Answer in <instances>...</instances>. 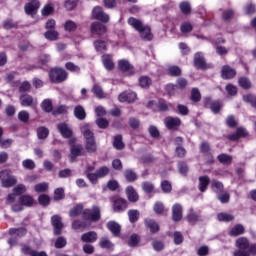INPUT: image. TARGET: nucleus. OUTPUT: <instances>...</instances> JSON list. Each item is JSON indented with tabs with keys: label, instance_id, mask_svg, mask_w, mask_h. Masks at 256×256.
Listing matches in <instances>:
<instances>
[{
	"label": "nucleus",
	"instance_id": "obj_1",
	"mask_svg": "<svg viewBox=\"0 0 256 256\" xmlns=\"http://www.w3.org/2000/svg\"><path fill=\"white\" fill-rule=\"evenodd\" d=\"M237 250L233 252V256H251L256 255V244H249V240L240 237L236 240Z\"/></svg>",
	"mask_w": 256,
	"mask_h": 256
},
{
	"label": "nucleus",
	"instance_id": "obj_2",
	"mask_svg": "<svg viewBox=\"0 0 256 256\" xmlns=\"http://www.w3.org/2000/svg\"><path fill=\"white\" fill-rule=\"evenodd\" d=\"M128 24H130V26L133 27V29L138 31L141 39H143L144 41H152L153 34L151 33V27L144 25L143 21L135 17H130L128 19Z\"/></svg>",
	"mask_w": 256,
	"mask_h": 256
},
{
	"label": "nucleus",
	"instance_id": "obj_3",
	"mask_svg": "<svg viewBox=\"0 0 256 256\" xmlns=\"http://www.w3.org/2000/svg\"><path fill=\"white\" fill-rule=\"evenodd\" d=\"M1 187L9 189L17 185V178L11 174V170H2L0 172Z\"/></svg>",
	"mask_w": 256,
	"mask_h": 256
},
{
	"label": "nucleus",
	"instance_id": "obj_4",
	"mask_svg": "<svg viewBox=\"0 0 256 256\" xmlns=\"http://www.w3.org/2000/svg\"><path fill=\"white\" fill-rule=\"evenodd\" d=\"M68 143L71 146L70 162L75 163L77 157H83L85 155V149H83V145L81 144L75 145V139H70Z\"/></svg>",
	"mask_w": 256,
	"mask_h": 256
},
{
	"label": "nucleus",
	"instance_id": "obj_5",
	"mask_svg": "<svg viewBox=\"0 0 256 256\" xmlns=\"http://www.w3.org/2000/svg\"><path fill=\"white\" fill-rule=\"evenodd\" d=\"M50 79L52 83H63V81H67V71L63 68H54L49 73Z\"/></svg>",
	"mask_w": 256,
	"mask_h": 256
},
{
	"label": "nucleus",
	"instance_id": "obj_6",
	"mask_svg": "<svg viewBox=\"0 0 256 256\" xmlns=\"http://www.w3.org/2000/svg\"><path fill=\"white\" fill-rule=\"evenodd\" d=\"M82 215L84 219L97 222L101 219V208L99 206H93L92 209H85Z\"/></svg>",
	"mask_w": 256,
	"mask_h": 256
},
{
	"label": "nucleus",
	"instance_id": "obj_7",
	"mask_svg": "<svg viewBox=\"0 0 256 256\" xmlns=\"http://www.w3.org/2000/svg\"><path fill=\"white\" fill-rule=\"evenodd\" d=\"M57 129L64 139H71L73 137V130L69 124L60 122L57 124Z\"/></svg>",
	"mask_w": 256,
	"mask_h": 256
},
{
	"label": "nucleus",
	"instance_id": "obj_8",
	"mask_svg": "<svg viewBox=\"0 0 256 256\" xmlns=\"http://www.w3.org/2000/svg\"><path fill=\"white\" fill-rule=\"evenodd\" d=\"M29 3H26L24 6V10L26 15H35L39 7H41V3L39 0H29Z\"/></svg>",
	"mask_w": 256,
	"mask_h": 256
},
{
	"label": "nucleus",
	"instance_id": "obj_9",
	"mask_svg": "<svg viewBox=\"0 0 256 256\" xmlns=\"http://www.w3.org/2000/svg\"><path fill=\"white\" fill-rule=\"evenodd\" d=\"M92 15L94 19H97L98 21H101L102 23H108L109 16L107 13L103 12V8L96 6L93 11Z\"/></svg>",
	"mask_w": 256,
	"mask_h": 256
},
{
	"label": "nucleus",
	"instance_id": "obj_10",
	"mask_svg": "<svg viewBox=\"0 0 256 256\" xmlns=\"http://www.w3.org/2000/svg\"><path fill=\"white\" fill-rule=\"evenodd\" d=\"M185 87H187V79H185V78H178L176 85L175 84H168L166 86V91L170 95H173V91H175V89H185Z\"/></svg>",
	"mask_w": 256,
	"mask_h": 256
},
{
	"label": "nucleus",
	"instance_id": "obj_11",
	"mask_svg": "<svg viewBox=\"0 0 256 256\" xmlns=\"http://www.w3.org/2000/svg\"><path fill=\"white\" fill-rule=\"evenodd\" d=\"M118 99L120 103H133L137 100V94L135 92L125 91L118 96Z\"/></svg>",
	"mask_w": 256,
	"mask_h": 256
},
{
	"label": "nucleus",
	"instance_id": "obj_12",
	"mask_svg": "<svg viewBox=\"0 0 256 256\" xmlns=\"http://www.w3.org/2000/svg\"><path fill=\"white\" fill-rule=\"evenodd\" d=\"M51 223L54 227V235H61V231H63V222L61 220V216L54 215L51 217Z\"/></svg>",
	"mask_w": 256,
	"mask_h": 256
},
{
	"label": "nucleus",
	"instance_id": "obj_13",
	"mask_svg": "<svg viewBox=\"0 0 256 256\" xmlns=\"http://www.w3.org/2000/svg\"><path fill=\"white\" fill-rule=\"evenodd\" d=\"M20 103L22 107H37V100L33 99V96L29 94H23L20 96Z\"/></svg>",
	"mask_w": 256,
	"mask_h": 256
},
{
	"label": "nucleus",
	"instance_id": "obj_14",
	"mask_svg": "<svg viewBox=\"0 0 256 256\" xmlns=\"http://www.w3.org/2000/svg\"><path fill=\"white\" fill-rule=\"evenodd\" d=\"M167 129L173 130L181 126V119L177 117H167L164 120Z\"/></svg>",
	"mask_w": 256,
	"mask_h": 256
},
{
	"label": "nucleus",
	"instance_id": "obj_15",
	"mask_svg": "<svg viewBox=\"0 0 256 256\" xmlns=\"http://www.w3.org/2000/svg\"><path fill=\"white\" fill-rule=\"evenodd\" d=\"M194 65L197 67V69H205L207 67V62H205V57L203 56V53L197 52L194 55Z\"/></svg>",
	"mask_w": 256,
	"mask_h": 256
},
{
	"label": "nucleus",
	"instance_id": "obj_16",
	"mask_svg": "<svg viewBox=\"0 0 256 256\" xmlns=\"http://www.w3.org/2000/svg\"><path fill=\"white\" fill-rule=\"evenodd\" d=\"M118 67L124 73H128V75H133L135 73V68H133L127 60H120Z\"/></svg>",
	"mask_w": 256,
	"mask_h": 256
},
{
	"label": "nucleus",
	"instance_id": "obj_17",
	"mask_svg": "<svg viewBox=\"0 0 256 256\" xmlns=\"http://www.w3.org/2000/svg\"><path fill=\"white\" fill-rule=\"evenodd\" d=\"M222 79H233L237 75V71L231 68L229 65H225L222 67L221 71Z\"/></svg>",
	"mask_w": 256,
	"mask_h": 256
},
{
	"label": "nucleus",
	"instance_id": "obj_18",
	"mask_svg": "<svg viewBox=\"0 0 256 256\" xmlns=\"http://www.w3.org/2000/svg\"><path fill=\"white\" fill-rule=\"evenodd\" d=\"M172 219L173 221H181L183 219V207L181 204H175L172 207Z\"/></svg>",
	"mask_w": 256,
	"mask_h": 256
},
{
	"label": "nucleus",
	"instance_id": "obj_19",
	"mask_svg": "<svg viewBox=\"0 0 256 256\" xmlns=\"http://www.w3.org/2000/svg\"><path fill=\"white\" fill-rule=\"evenodd\" d=\"M107 229L112 232L114 237H119L121 235V225L115 221H109L106 224Z\"/></svg>",
	"mask_w": 256,
	"mask_h": 256
},
{
	"label": "nucleus",
	"instance_id": "obj_20",
	"mask_svg": "<svg viewBox=\"0 0 256 256\" xmlns=\"http://www.w3.org/2000/svg\"><path fill=\"white\" fill-rule=\"evenodd\" d=\"M97 238V232L95 231L86 232L81 235V241L83 243H95V241H97Z\"/></svg>",
	"mask_w": 256,
	"mask_h": 256
},
{
	"label": "nucleus",
	"instance_id": "obj_21",
	"mask_svg": "<svg viewBox=\"0 0 256 256\" xmlns=\"http://www.w3.org/2000/svg\"><path fill=\"white\" fill-rule=\"evenodd\" d=\"M92 33H96V35H105L107 33V27L99 22H94L91 25Z\"/></svg>",
	"mask_w": 256,
	"mask_h": 256
},
{
	"label": "nucleus",
	"instance_id": "obj_22",
	"mask_svg": "<svg viewBox=\"0 0 256 256\" xmlns=\"http://www.w3.org/2000/svg\"><path fill=\"white\" fill-rule=\"evenodd\" d=\"M102 63L107 71H113V69L115 68V63H113V57L109 54H104L102 56Z\"/></svg>",
	"mask_w": 256,
	"mask_h": 256
},
{
	"label": "nucleus",
	"instance_id": "obj_23",
	"mask_svg": "<svg viewBox=\"0 0 256 256\" xmlns=\"http://www.w3.org/2000/svg\"><path fill=\"white\" fill-rule=\"evenodd\" d=\"M113 209L117 213H119L121 211H125V209H127V200H125L123 198L116 199L113 204Z\"/></svg>",
	"mask_w": 256,
	"mask_h": 256
},
{
	"label": "nucleus",
	"instance_id": "obj_24",
	"mask_svg": "<svg viewBox=\"0 0 256 256\" xmlns=\"http://www.w3.org/2000/svg\"><path fill=\"white\" fill-rule=\"evenodd\" d=\"M126 195L131 203H137V201H139V194H137L133 186H128L126 188Z\"/></svg>",
	"mask_w": 256,
	"mask_h": 256
},
{
	"label": "nucleus",
	"instance_id": "obj_25",
	"mask_svg": "<svg viewBox=\"0 0 256 256\" xmlns=\"http://www.w3.org/2000/svg\"><path fill=\"white\" fill-rule=\"evenodd\" d=\"M210 183H211V179L209 178V176H200L199 186H198L199 191H201V193H205Z\"/></svg>",
	"mask_w": 256,
	"mask_h": 256
},
{
	"label": "nucleus",
	"instance_id": "obj_26",
	"mask_svg": "<svg viewBox=\"0 0 256 256\" xmlns=\"http://www.w3.org/2000/svg\"><path fill=\"white\" fill-rule=\"evenodd\" d=\"M99 246L101 247V249H107L108 251H113L115 247L113 242H111V240H109V238L107 237H102L100 239Z\"/></svg>",
	"mask_w": 256,
	"mask_h": 256
},
{
	"label": "nucleus",
	"instance_id": "obj_27",
	"mask_svg": "<svg viewBox=\"0 0 256 256\" xmlns=\"http://www.w3.org/2000/svg\"><path fill=\"white\" fill-rule=\"evenodd\" d=\"M74 116L79 121H83L87 117V112H85V108L81 105H78L74 108Z\"/></svg>",
	"mask_w": 256,
	"mask_h": 256
},
{
	"label": "nucleus",
	"instance_id": "obj_28",
	"mask_svg": "<svg viewBox=\"0 0 256 256\" xmlns=\"http://www.w3.org/2000/svg\"><path fill=\"white\" fill-rule=\"evenodd\" d=\"M19 202L23 207H33V203H35V200L33 199V196L22 195L19 198Z\"/></svg>",
	"mask_w": 256,
	"mask_h": 256
},
{
	"label": "nucleus",
	"instance_id": "obj_29",
	"mask_svg": "<svg viewBox=\"0 0 256 256\" xmlns=\"http://www.w3.org/2000/svg\"><path fill=\"white\" fill-rule=\"evenodd\" d=\"M144 225L147 227V229H150L152 233H157V231H159V224H157V222H155L153 219H145Z\"/></svg>",
	"mask_w": 256,
	"mask_h": 256
},
{
	"label": "nucleus",
	"instance_id": "obj_30",
	"mask_svg": "<svg viewBox=\"0 0 256 256\" xmlns=\"http://www.w3.org/2000/svg\"><path fill=\"white\" fill-rule=\"evenodd\" d=\"M245 233V227L241 224L235 225L228 233L230 237H238V235H243Z\"/></svg>",
	"mask_w": 256,
	"mask_h": 256
},
{
	"label": "nucleus",
	"instance_id": "obj_31",
	"mask_svg": "<svg viewBox=\"0 0 256 256\" xmlns=\"http://www.w3.org/2000/svg\"><path fill=\"white\" fill-rule=\"evenodd\" d=\"M84 138L87 141H95V135L92 133L91 129L89 128V125H84L81 129Z\"/></svg>",
	"mask_w": 256,
	"mask_h": 256
},
{
	"label": "nucleus",
	"instance_id": "obj_32",
	"mask_svg": "<svg viewBox=\"0 0 256 256\" xmlns=\"http://www.w3.org/2000/svg\"><path fill=\"white\" fill-rule=\"evenodd\" d=\"M113 147L115 149H117L118 151H121L122 149H125V143H123V136L122 135H116L114 137Z\"/></svg>",
	"mask_w": 256,
	"mask_h": 256
},
{
	"label": "nucleus",
	"instance_id": "obj_33",
	"mask_svg": "<svg viewBox=\"0 0 256 256\" xmlns=\"http://www.w3.org/2000/svg\"><path fill=\"white\" fill-rule=\"evenodd\" d=\"M217 159L222 165H231L233 163V156L229 154H219Z\"/></svg>",
	"mask_w": 256,
	"mask_h": 256
},
{
	"label": "nucleus",
	"instance_id": "obj_34",
	"mask_svg": "<svg viewBox=\"0 0 256 256\" xmlns=\"http://www.w3.org/2000/svg\"><path fill=\"white\" fill-rule=\"evenodd\" d=\"M199 219H201V215L191 209L187 215V221L190 222L192 225H195V223H197Z\"/></svg>",
	"mask_w": 256,
	"mask_h": 256
},
{
	"label": "nucleus",
	"instance_id": "obj_35",
	"mask_svg": "<svg viewBox=\"0 0 256 256\" xmlns=\"http://www.w3.org/2000/svg\"><path fill=\"white\" fill-rule=\"evenodd\" d=\"M211 187H212V191H214V193H216L217 195L224 192L223 191V189H224L223 183H221L220 181L213 180Z\"/></svg>",
	"mask_w": 256,
	"mask_h": 256
},
{
	"label": "nucleus",
	"instance_id": "obj_36",
	"mask_svg": "<svg viewBox=\"0 0 256 256\" xmlns=\"http://www.w3.org/2000/svg\"><path fill=\"white\" fill-rule=\"evenodd\" d=\"M85 149L87 153H97V142L95 140L86 141Z\"/></svg>",
	"mask_w": 256,
	"mask_h": 256
},
{
	"label": "nucleus",
	"instance_id": "obj_37",
	"mask_svg": "<svg viewBox=\"0 0 256 256\" xmlns=\"http://www.w3.org/2000/svg\"><path fill=\"white\" fill-rule=\"evenodd\" d=\"M44 37L48 41H57V39H59V32L55 30H48L45 32Z\"/></svg>",
	"mask_w": 256,
	"mask_h": 256
},
{
	"label": "nucleus",
	"instance_id": "obj_38",
	"mask_svg": "<svg viewBox=\"0 0 256 256\" xmlns=\"http://www.w3.org/2000/svg\"><path fill=\"white\" fill-rule=\"evenodd\" d=\"M153 81L149 78V76H141L139 78V85L143 89H147V87H151Z\"/></svg>",
	"mask_w": 256,
	"mask_h": 256
},
{
	"label": "nucleus",
	"instance_id": "obj_39",
	"mask_svg": "<svg viewBox=\"0 0 256 256\" xmlns=\"http://www.w3.org/2000/svg\"><path fill=\"white\" fill-rule=\"evenodd\" d=\"M92 93L98 98V99H104L105 98V92H103V88L99 86L98 84H95L92 87Z\"/></svg>",
	"mask_w": 256,
	"mask_h": 256
},
{
	"label": "nucleus",
	"instance_id": "obj_40",
	"mask_svg": "<svg viewBox=\"0 0 256 256\" xmlns=\"http://www.w3.org/2000/svg\"><path fill=\"white\" fill-rule=\"evenodd\" d=\"M140 215L141 214L139 213V210H129L128 217H129L130 223H137V221H139Z\"/></svg>",
	"mask_w": 256,
	"mask_h": 256
},
{
	"label": "nucleus",
	"instance_id": "obj_41",
	"mask_svg": "<svg viewBox=\"0 0 256 256\" xmlns=\"http://www.w3.org/2000/svg\"><path fill=\"white\" fill-rule=\"evenodd\" d=\"M218 221H224L225 223H229L235 219V216L229 214V213H219L217 215Z\"/></svg>",
	"mask_w": 256,
	"mask_h": 256
},
{
	"label": "nucleus",
	"instance_id": "obj_42",
	"mask_svg": "<svg viewBox=\"0 0 256 256\" xmlns=\"http://www.w3.org/2000/svg\"><path fill=\"white\" fill-rule=\"evenodd\" d=\"M94 47L96 51L103 53V51H107V43L103 40H97L94 42Z\"/></svg>",
	"mask_w": 256,
	"mask_h": 256
},
{
	"label": "nucleus",
	"instance_id": "obj_43",
	"mask_svg": "<svg viewBox=\"0 0 256 256\" xmlns=\"http://www.w3.org/2000/svg\"><path fill=\"white\" fill-rule=\"evenodd\" d=\"M41 107L45 113H51V111H53V102H51L49 99H45L42 102Z\"/></svg>",
	"mask_w": 256,
	"mask_h": 256
},
{
	"label": "nucleus",
	"instance_id": "obj_44",
	"mask_svg": "<svg viewBox=\"0 0 256 256\" xmlns=\"http://www.w3.org/2000/svg\"><path fill=\"white\" fill-rule=\"evenodd\" d=\"M38 139H47L49 137V129L41 126L37 129Z\"/></svg>",
	"mask_w": 256,
	"mask_h": 256
},
{
	"label": "nucleus",
	"instance_id": "obj_45",
	"mask_svg": "<svg viewBox=\"0 0 256 256\" xmlns=\"http://www.w3.org/2000/svg\"><path fill=\"white\" fill-rule=\"evenodd\" d=\"M170 77H179L181 75V68L179 66H170L168 68Z\"/></svg>",
	"mask_w": 256,
	"mask_h": 256
},
{
	"label": "nucleus",
	"instance_id": "obj_46",
	"mask_svg": "<svg viewBox=\"0 0 256 256\" xmlns=\"http://www.w3.org/2000/svg\"><path fill=\"white\" fill-rule=\"evenodd\" d=\"M65 199V190L63 188H57L54 191V201H61Z\"/></svg>",
	"mask_w": 256,
	"mask_h": 256
},
{
	"label": "nucleus",
	"instance_id": "obj_47",
	"mask_svg": "<svg viewBox=\"0 0 256 256\" xmlns=\"http://www.w3.org/2000/svg\"><path fill=\"white\" fill-rule=\"evenodd\" d=\"M124 177L129 181V183H133V181L137 180V174H135L133 170H125Z\"/></svg>",
	"mask_w": 256,
	"mask_h": 256
},
{
	"label": "nucleus",
	"instance_id": "obj_48",
	"mask_svg": "<svg viewBox=\"0 0 256 256\" xmlns=\"http://www.w3.org/2000/svg\"><path fill=\"white\" fill-rule=\"evenodd\" d=\"M179 8L184 15H189V13H191V4H189V2L180 3Z\"/></svg>",
	"mask_w": 256,
	"mask_h": 256
},
{
	"label": "nucleus",
	"instance_id": "obj_49",
	"mask_svg": "<svg viewBox=\"0 0 256 256\" xmlns=\"http://www.w3.org/2000/svg\"><path fill=\"white\" fill-rule=\"evenodd\" d=\"M10 235H17V237H23L26 233L27 230L25 228H12L9 231Z\"/></svg>",
	"mask_w": 256,
	"mask_h": 256
},
{
	"label": "nucleus",
	"instance_id": "obj_50",
	"mask_svg": "<svg viewBox=\"0 0 256 256\" xmlns=\"http://www.w3.org/2000/svg\"><path fill=\"white\" fill-rule=\"evenodd\" d=\"M217 199L220 201V203L225 204L229 201V199H231V195H229V192L224 191L217 195Z\"/></svg>",
	"mask_w": 256,
	"mask_h": 256
},
{
	"label": "nucleus",
	"instance_id": "obj_51",
	"mask_svg": "<svg viewBox=\"0 0 256 256\" xmlns=\"http://www.w3.org/2000/svg\"><path fill=\"white\" fill-rule=\"evenodd\" d=\"M83 213V205H77L72 210H70L69 215L70 217H78Z\"/></svg>",
	"mask_w": 256,
	"mask_h": 256
},
{
	"label": "nucleus",
	"instance_id": "obj_52",
	"mask_svg": "<svg viewBox=\"0 0 256 256\" xmlns=\"http://www.w3.org/2000/svg\"><path fill=\"white\" fill-rule=\"evenodd\" d=\"M178 171L180 173V175H187V173H189V166H187V163L185 162H179L178 163Z\"/></svg>",
	"mask_w": 256,
	"mask_h": 256
},
{
	"label": "nucleus",
	"instance_id": "obj_53",
	"mask_svg": "<svg viewBox=\"0 0 256 256\" xmlns=\"http://www.w3.org/2000/svg\"><path fill=\"white\" fill-rule=\"evenodd\" d=\"M72 229H87V222L81 220H75L72 222Z\"/></svg>",
	"mask_w": 256,
	"mask_h": 256
},
{
	"label": "nucleus",
	"instance_id": "obj_54",
	"mask_svg": "<svg viewBox=\"0 0 256 256\" xmlns=\"http://www.w3.org/2000/svg\"><path fill=\"white\" fill-rule=\"evenodd\" d=\"M153 209H154V212L156 213V215H163V213H165V206L161 202H156L154 204Z\"/></svg>",
	"mask_w": 256,
	"mask_h": 256
},
{
	"label": "nucleus",
	"instance_id": "obj_55",
	"mask_svg": "<svg viewBox=\"0 0 256 256\" xmlns=\"http://www.w3.org/2000/svg\"><path fill=\"white\" fill-rule=\"evenodd\" d=\"M191 99L195 103H199L201 101V92H199V89L193 88L191 91Z\"/></svg>",
	"mask_w": 256,
	"mask_h": 256
},
{
	"label": "nucleus",
	"instance_id": "obj_56",
	"mask_svg": "<svg viewBox=\"0 0 256 256\" xmlns=\"http://www.w3.org/2000/svg\"><path fill=\"white\" fill-rule=\"evenodd\" d=\"M39 204L43 205V207H47L49 205L51 198L47 194H42L38 198Z\"/></svg>",
	"mask_w": 256,
	"mask_h": 256
},
{
	"label": "nucleus",
	"instance_id": "obj_57",
	"mask_svg": "<svg viewBox=\"0 0 256 256\" xmlns=\"http://www.w3.org/2000/svg\"><path fill=\"white\" fill-rule=\"evenodd\" d=\"M64 29L69 32L75 31L77 29V24L72 20H68L64 24Z\"/></svg>",
	"mask_w": 256,
	"mask_h": 256
},
{
	"label": "nucleus",
	"instance_id": "obj_58",
	"mask_svg": "<svg viewBox=\"0 0 256 256\" xmlns=\"http://www.w3.org/2000/svg\"><path fill=\"white\" fill-rule=\"evenodd\" d=\"M67 245V239L65 237L61 236L56 239L55 247L56 249H63Z\"/></svg>",
	"mask_w": 256,
	"mask_h": 256
},
{
	"label": "nucleus",
	"instance_id": "obj_59",
	"mask_svg": "<svg viewBox=\"0 0 256 256\" xmlns=\"http://www.w3.org/2000/svg\"><path fill=\"white\" fill-rule=\"evenodd\" d=\"M243 101H245V103H250V105L256 108V97L254 95H251V94L244 95Z\"/></svg>",
	"mask_w": 256,
	"mask_h": 256
},
{
	"label": "nucleus",
	"instance_id": "obj_60",
	"mask_svg": "<svg viewBox=\"0 0 256 256\" xmlns=\"http://www.w3.org/2000/svg\"><path fill=\"white\" fill-rule=\"evenodd\" d=\"M221 107H223V104H221V102H219V101H213L210 104V109L215 114H217V113H219V111H221Z\"/></svg>",
	"mask_w": 256,
	"mask_h": 256
},
{
	"label": "nucleus",
	"instance_id": "obj_61",
	"mask_svg": "<svg viewBox=\"0 0 256 256\" xmlns=\"http://www.w3.org/2000/svg\"><path fill=\"white\" fill-rule=\"evenodd\" d=\"M142 189H143L144 193H153L155 186L151 182H143Z\"/></svg>",
	"mask_w": 256,
	"mask_h": 256
},
{
	"label": "nucleus",
	"instance_id": "obj_62",
	"mask_svg": "<svg viewBox=\"0 0 256 256\" xmlns=\"http://www.w3.org/2000/svg\"><path fill=\"white\" fill-rule=\"evenodd\" d=\"M138 244H139V235L132 234L128 241L129 247H137Z\"/></svg>",
	"mask_w": 256,
	"mask_h": 256
},
{
	"label": "nucleus",
	"instance_id": "obj_63",
	"mask_svg": "<svg viewBox=\"0 0 256 256\" xmlns=\"http://www.w3.org/2000/svg\"><path fill=\"white\" fill-rule=\"evenodd\" d=\"M27 191V188L24 184H18L16 187L13 188V193L15 195H23Z\"/></svg>",
	"mask_w": 256,
	"mask_h": 256
},
{
	"label": "nucleus",
	"instance_id": "obj_64",
	"mask_svg": "<svg viewBox=\"0 0 256 256\" xmlns=\"http://www.w3.org/2000/svg\"><path fill=\"white\" fill-rule=\"evenodd\" d=\"M238 83L240 85V87H242L243 89H250L251 88V82L249 81V79L242 77L238 80Z\"/></svg>",
	"mask_w": 256,
	"mask_h": 256
}]
</instances>
